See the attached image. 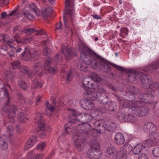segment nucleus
<instances>
[{
	"mask_svg": "<svg viewBox=\"0 0 159 159\" xmlns=\"http://www.w3.org/2000/svg\"><path fill=\"white\" fill-rule=\"evenodd\" d=\"M78 46L81 59L86 64L91 65L93 69L99 68L103 72L107 73L112 70L111 66L120 71L125 70L124 68L108 62L96 54L82 42L80 43Z\"/></svg>",
	"mask_w": 159,
	"mask_h": 159,
	"instance_id": "obj_1",
	"label": "nucleus"
},
{
	"mask_svg": "<svg viewBox=\"0 0 159 159\" xmlns=\"http://www.w3.org/2000/svg\"><path fill=\"white\" fill-rule=\"evenodd\" d=\"M77 125L78 129L74 132L73 138L75 141V148L79 151H81L84 147L85 135L89 134L91 125L86 122L79 123Z\"/></svg>",
	"mask_w": 159,
	"mask_h": 159,
	"instance_id": "obj_2",
	"label": "nucleus"
},
{
	"mask_svg": "<svg viewBox=\"0 0 159 159\" xmlns=\"http://www.w3.org/2000/svg\"><path fill=\"white\" fill-rule=\"evenodd\" d=\"M127 76L128 80L130 82L134 83L140 80L142 87L144 89L148 88L150 79L148 77L147 73L134 70H130L127 74Z\"/></svg>",
	"mask_w": 159,
	"mask_h": 159,
	"instance_id": "obj_3",
	"label": "nucleus"
},
{
	"mask_svg": "<svg viewBox=\"0 0 159 159\" xmlns=\"http://www.w3.org/2000/svg\"><path fill=\"white\" fill-rule=\"evenodd\" d=\"M73 0H66L65 3L67 8L65 11V14L63 16V20L66 28L69 30H72L74 25L72 19L74 17V11L73 4L71 3Z\"/></svg>",
	"mask_w": 159,
	"mask_h": 159,
	"instance_id": "obj_4",
	"label": "nucleus"
},
{
	"mask_svg": "<svg viewBox=\"0 0 159 159\" xmlns=\"http://www.w3.org/2000/svg\"><path fill=\"white\" fill-rule=\"evenodd\" d=\"M143 104L140 101H136L131 103V110L133 114L140 116H143L147 115L149 112L150 109L147 106H143Z\"/></svg>",
	"mask_w": 159,
	"mask_h": 159,
	"instance_id": "obj_5",
	"label": "nucleus"
},
{
	"mask_svg": "<svg viewBox=\"0 0 159 159\" xmlns=\"http://www.w3.org/2000/svg\"><path fill=\"white\" fill-rule=\"evenodd\" d=\"M14 48L16 54L17 55L21 53V57L27 61H29L31 58L36 60L38 58L39 54L36 50L34 51L32 54H31L30 50L23 46H21L20 47H16Z\"/></svg>",
	"mask_w": 159,
	"mask_h": 159,
	"instance_id": "obj_6",
	"label": "nucleus"
},
{
	"mask_svg": "<svg viewBox=\"0 0 159 159\" xmlns=\"http://www.w3.org/2000/svg\"><path fill=\"white\" fill-rule=\"evenodd\" d=\"M43 65L40 62H36L34 63V65L33 67V72L30 69L29 67L27 66H24L22 67V69H21L20 72L19 74V76L21 78H24L25 76V74L24 71L28 75V77L30 78L33 77L34 74H36L38 72L42 69Z\"/></svg>",
	"mask_w": 159,
	"mask_h": 159,
	"instance_id": "obj_7",
	"label": "nucleus"
},
{
	"mask_svg": "<svg viewBox=\"0 0 159 159\" xmlns=\"http://www.w3.org/2000/svg\"><path fill=\"white\" fill-rule=\"evenodd\" d=\"M139 100L143 104L145 103L150 106L154 109L155 108L157 103L156 102H153L154 96L152 93H143L140 94L139 96Z\"/></svg>",
	"mask_w": 159,
	"mask_h": 159,
	"instance_id": "obj_8",
	"label": "nucleus"
},
{
	"mask_svg": "<svg viewBox=\"0 0 159 159\" xmlns=\"http://www.w3.org/2000/svg\"><path fill=\"white\" fill-rule=\"evenodd\" d=\"M71 110L72 112L68 116L69 122L65 127V131L67 134L71 133L73 131V129L69 125L75 123L77 121H79L77 119L75 110L73 109H71Z\"/></svg>",
	"mask_w": 159,
	"mask_h": 159,
	"instance_id": "obj_9",
	"label": "nucleus"
},
{
	"mask_svg": "<svg viewBox=\"0 0 159 159\" xmlns=\"http://www.w3.org/2000/svg\"><path fill=\"white\" fill-rule=\"evenodd\" d=\"M61 52L63 54L66 60H70L71 58L77 56L76 50L74 48H69L68 47L65 45L62 46Z\"/></svg>",
	"mask_w": 159,
	"mask_h": 159,
	"instance_id": "obj_10",
	"label": "nucleus"
},
{
	"mask_svg": "<svg viewBox=\"0 0 159 159\" xmlns=\"http://www.w3.org/2000/svg\"><path fill=\"white\" fill-rule=\"evenodd\" d=\"M118 152L116 148L113 147H108L107 148L105 155L111 159H114L117 156Z\"/></svg>",
	"mask_w": 159,
	"mask_h": 159,
	"instance_id": "obj_11",
	"label": "nucleus"
},
{
	"mask_svg": "<svg viewBox=\"0 0 159 159\" xmlns=\"http://www.w3.org/2000/svg\"><path fill=\"white\" fill-rule=\"evenodd\" d=\"M143 130L147 133H150V134H152L157 131L156 126L153 123L150 122H147L143 126Z\"/></svg>",
	"mask_w": 159,
	"mask_h": 159,
	"instance_id": "obj_12",
	"label": "nucleus"
},
{
	"mask_svg": "<svg viewBox=\"0 0 159 159\" xmlns=\"http://www.w3.org/2000/svg\"><path fill=\"white\" fill-rule=\"evenodd\" d=\"M132 147L130 144L123 145L120 148L119 154L120 156V159H127V154L129 152V149L128 150V148H132Z\"/></svg>",
	"mask_w": 159,
	"mask_h": 159,
	"instance_id": "obj_13",
	"label": "nucleus"
},
{
	"mask_svg": "<svg viewBox=\"0 0 159 159\" xmlns=\"http://www.w3.org/2000/svg\"><path fill=\"white\" fill-rule=\"evenodd\" d=\"M17 111V107L14 105H11L7 108L6 112L8 113V118L11 120V122H14L13 118Z\"/></svg>",
	"mask_w": 159,
	"mask_h": 159,
	"instance_id": "obj_14",
	"label": "nucleus"
},
{
	"mask_svg": "<svg viewBox=\"0 0 159 159\" xmlns=\"http://www.w3.org/2000/svg\"><path fill=\"white\" fill-rule=\"evenodd\" d=\"M80 104L83 108L86 110L90 109L95 107L94 104L90 101L85 99L81 100Z\"/></svg>",
	"mask_w": 159,
	"mask_h": 159,
	"instance_id": "obj_15",
	"label": "nucleus"
},
{
	"mask_svg": "<svg viewBox=\"0 0 159 159\" xmlns=\"http://www.w3.org/2000/svg\"><path fill=\"white\" fill-rule=\"evenodd\" d=\"M158 68H159V61H155L146 66L143 69V71L146 72H152Z\"/></svg>",
	"mask_w": 159,
	"mask_h": 159,
	"instance_id": "obj_16",
	"label": "nucleus"
},
{
	"mask_svg": "<svg viewBox=\"0 0 159 159\" xmlns=\"http://www.w3.org/2000/svg\"><path fill=\"white\" fill-rule=\"evenodd\" d=\"M14 41H16L17 43H26L31 41L32 39L31 37H25L21 38L18 35H15L13 36Z\"/></svg>",
	"mask_w": 159,
	"mask_h": 159,
	"instance_id": "obj_17",
	"label": "nucleus"
},
{
	"mask_svg": "<svg viewBox=\"0 0 159 159\" xmlns=\"http://www.w3.org/2000/svg\"><path fill=\"white\" fill-rule=\"evenodd\" d=\"M9 93L7 88L3 87L2 88L0 91V98L3 99L6 98L7 101L6 103V106H8L9 104Z\"/></svg>",
	"mask_w": 159,
	"mask_h": 159,
	"instance_id": "obj_18",
	"label": "nucleus"
},
{
	"mask_svg": "<svg viewBox=\"0 0 159 159\" xmlns=\"http://www.w3.org/2000/svg\"><path fill=\"white\" fill-rule=\"evenodd\" d=\"M114 138V142L116 144L118 145H122L125 142L124 137L123 134L120 133H116Z\"/></svg>",
	"mask_w": 159,
	"mask_h": 159,
	"instance_id": "obj_19",
	"label": "nucleus"
},
{
	"mask_svg": "<svg viewBox=\"0 0 159 159\" xmlns=\"http://www.w3.org/2000/svg\"><path fill=\"white\" fill-rule=\"evenodd\" d=\"M35 119L38 121V126L41 130H45L46 127L43 120L42 118L40 113L37 114L35 117Z\"/></svg>",
	"mask_w": 159,
	"mask_h": 159,
	"instance_id": "obj_20",
	"label": "nucleus"
},
{
	"mask_svg": "<svg viewBox=\"0 0 159 159\" xmlns=\"http://www.w3.org/2000/svg\"><path fill=\"white\" fill-rule=\"evenodd\" d=\"M37 142V137L35 135L31 136L29 139L27 141L26 145L24 147L25 150H28Z\"/></svg>",
	"mask_w": 159,
	"mask_h": 159,
	"instance_id": "obj_21",
	"label": "nucleus"
},
{
	"mask_svg": "<svg viewBox=\"0 0 159 159\" xmlns=\"http://www.w3.org/2000/svg\"><path fill=\"white\" fill-rule=\"evenodd\" d=\"M49 51L50 50L48 48H45L43 51V55L47 57V59L46 60H45L44 64L45 68L48 66L50 63V58L49 56V55H50Z\"/></svg>",
	"mask_w": 159,
	"mask_h": 159,
	"instance_id": "obj_22",
	"label": "nucleus"
},
{
	"mask_svg": "<svg viewBox=\"0 0 159 159\" xmlns=\"http://www.w3.org/2000/svg\"><path fill=\"white\" fill-rule=\"evenodd\" d=\"M124 120L125 122H130L133 124H135L138 121V120L136 117L132 114H127L123 117Z\"/></svg>",
	"mask_w": 159,
	"mask_h": 159,
	"instance_id": "obj_23",
	"label": "nucleus"
},
{
	"mask_svg": "<svg viewBox=\"0 0 159 159\" xmlns=\"http://www.w3.org/2000/svg\"><path fill=\"white\" fill-rule=\"evenodd\" d=\"M53 10L52 8L50 7L43 8L40 11V15L43 18H46V17L49 16L52 13Z\"/></svg>",
	"mask_w": 159,
	"mask_h": 159,
	"instance_id": "obj_24",
	"label": "nucleus"
},
{
	"mask_svg": "<svg viewBox=\"0 0 159 159\" xmlns=\"http://www.w3.org/2000/svg\"><path fill=\"white\" fill-rule=\"evenodd\" d=\"M91 86L92 89L99 93H104L106 92V90L100 85H96L94 84L91 83Z\"/></svg>",
	"mask_w": 159,
	"mask_h": 159,
	"instance_id": "obj_25",
	"label": "nucleus"
},
{
	"mask_svg": "<svg viewBox=\"0 0 159 159\" xmlns=\"http://www.w3.org/2000/svg\"><path fill=\"white\" fill-rule=\"evenodd\" d=\"M8 144L7 143V139L5 137L2 136L0 138V149L2 150H6L8 147Z\"/></svg>",
	"mask_w": 159,
	"mask_h": 159,
	"instance_id": "obj_26",
	"label": "nucleus"
},
{
	"mask_svg": "<svg viewBox=\"0 0 159 159\" xmlns=\"http://www.w3.org/2000/svg\"><path fill=\"white\" fill-rule=\"evenodd\" d=\"M143 145L140 143L137 144L134 146V148H130V150L132 151L134 155H137L139 154L142 149Z\"/></svg>",
	"mask_w": 159,
	"mask_h": 159,
	"instance_id": "obj_27",
	"label": "nucleus"
},
{
	"mask_svg": "<svg viewBox=\"0 0 159 159\" xmlns=\"http://www.w3.org/2000/svg\"><path fill=\"white\" fill-rule=\"evenodd\" d=\"M11 66L10 68V71L14 70L15 69H20L22 67H20V63L18 60L15 61L11 63Z\"/></svg>",
	"mask_w": 159,
	"mask_h": 159,
	"instance_id": "obj_28",
	"label": "nucleus"
},
{
	"mask_svg": "<svg viewBox=\"0 0 159 159\" xmlns=\"http://www.w3.org/2000/svg\"><path fill=\"white\" fill-rule=\"evenodd\" d=\"M99 146L98 144L97 145H95V150L94 151V159H98L101 158L102 156V152L100 151L99 148Z\"/></svg>",
	"mask_w": 159,
	"mask_h": 159,
	"instance_id": "obj_29",
	"label": "nucleus"
},
{
	"mask_svg": "<svg viewBox=\"0 0 159 159\" xmlns=\"http://www.w3.org/2000/svg\"><path fill=\"white\" fill-rule=\"evenodd\" d=\"M148 87V90L154 91L159 89V84L158 82H154L150 84Z\"/></svg>",
	"mask_w": 159,
	"mask_h": 159,
	"instance_id": "obj_30",
	"label": "nucleus"
},
{
	"mask_svg": "<svg viewBox=\"0 0 159 159\" xmlns=\"http://www.w3.org/2000/svg\"><path fill=\"white\" fill-rule=\"evenodd\" d=\"M95 145H93L89 149L87 152V157L92 159H94V151L95 150Z\"/></svg>",
	"mask_w": 159,
	"mask_h": 159,
	"instance_id": "obj_31",
	"label": "nucleus"
},
{
	"mask_svg": "<svg viewBox=\"0 0 159 159\" xmlns=\"http://www.w3.org/2000/svg\"><path fill=\"white\" fill-rule=\"evenodd\" d=\"M98 99L101 102V104L103 105L107 104L109 101L108 97L105 94L99 96Z\"/></svg>",
	"mask_w": 159,
	"mask_h": 159,
	"instance_id": "obj_32",
	"label": "nucleus"
},
{
	"mask_svg": "<svg viewBox=\"0 0 159 159\" xmlns=\"http://www.w3.org/2000/svg\"><path fill=\"white\" fill-rule=\"evenodd\" d=\"M30 9L31 11L34 12L37 16L40 15V11L38 9L36 6L33 3H32L29 6Z\"/></svg>",
	"mask_w": 159,
	"mask_h": 159,
	"instance_id": "obj_33",
	"label": "nucleus"
},
{
	"mask_svg": "<svg viewBox=\"0 0 159 159\" xmlns=\"http://www.w3.org/2000/svg\"><path fill=\"white\" fill-rule=\"evenodd\" d=\"M18 120L21 122H24L27 120L26 114L23 112L20 113L18 115Z\"/></svg>",
	"mask_w": 159,
	"mask_h": 159,
	"instance_id": "obj_34",
	"label": "nucleus"
},
{
	"mask_svg": "<svg viewBox=\"0 0 159 159\" xmlns=\"http://www.w3.org/2000/svg\"><path fill=\"white\" fill-rule=\"evenodd\" d=\"M15 70H10V71L6 75V78L8 80V81L11 82L15 77Z\"/></svg>",
	"mask_w": 159,
	"mask_h": 159,
	"instance_id": "obj_35",
	"label": "nucleus"
},
{
	"mask_svg": "<svg viewBox=\"0 0 159 159\" xmlns=\"http://www.w3.org/2000/svg\"><path fill=\"white\" fill-rule=\"evenodd\" d=\"M74 75L73 72L69 70L66 73L65 76V79L68 82L70 81L74 77Z\"/></svg>",
	"mask_w": 159,
	"mask_h": 159,
	"instance_id": "obj_36",
	"label": "nucleus"
},
{
	"mask_svg": "<svg viewBox=\"0 0 159 159\" xmlns=\"http://www.w3.org/2000/svg\"><path fill=\"white\" fill-rule=\"evenodd\" d=\"M129 91L134 95H137L140 92V89L134 86H130L129 88Z\"/></svg>",
	"mask_w": 159,
	"mask_h": 159,
	"instance_id": "obj_37",
	"label": "nucleus"
},
{
	"mask_svg": "<svg viewBox=\"0 0 159 159\" xmlns=\"http://www.w3.org/2000/svg\"><path fill=\"white\" fill-rule=\"evenodd\" d=\"M13 31L15 34L18 35L19 34H21L24 31V28H21L20 26H16L13 29Z\"/></svg>",
	"mask_w": 159,
	"mask_h": 159,
	"instance_id": "obj_38",
	"label": "nucleus"
},
{
	"mask_svg": "<svg viewBox=\"0 0 159 159\" xmlns=\"http://www.w3.org/2000/svg\"><path fill=\"white\" fill-rule=\"evenodd\" d=\"M22 15L24 18H27L29 20H32L34 18V16L28 11L25 10L22 13Z\"/></svg>",
	"mask_w": 159,
	"mask_h": 159,
	"instance_id": "obj_39",
	"label": "nucleus"
},
{
	"mask_svg": "<svg viewBox=\"0 0 159 159\" xmlns=\"http://www.w3.org/2000/svg\"><path fill=\"white\" fill-rule=\"evenodd\" d=\"M116 128V125L115 124L111 123L110 125H107L105 128L108 131L113 132L114 131Z\"/></svg>",
	"mask_w": 159,
	"mask_h": 159,
	"instance_id": "obj_40",
	"label": "nucleus"
},
{
	"mask_svg": "<svg viewBox=\"0 0 159 159\" xmlns=\"http://www.w3.org/2000/svg\"><path fill=\"white\" fill-rule=\"evenodd\" d=\"M9 46L11 48L10 50L7 53V54L11 58L15 56L16 54L15 52L14 51V47L12 45H9Z\"/></svg>",
	"mask_w": 159,
	"mask_h": 159,
	"instance_id": "obj_41",
	"label": "nucleus"
},
{
	"mask_svg": "<svg viewBox=\"0 0 159 159\" xmlns=\"http://www.w3.org/2000/svg\"><path fill=\"white\" fill-rule=\"evenodd\" d=\"M88 97L91 100L93 101H95L99 98V97L97 93L94 92H91L89 94Z\"/></svg>",
	"mask_w": 159,
	"mask_h": 159,
	"instance_id": "obj_42",
	"label": "nucleus"
},
{
	"mask_svg": "<svg viewBox=\"0 0 159 159\" xmlns=\"http://www.w3.org/2000/svg\"><path fill=\"white\" fill-rule=\"evenodd\" d=\"M13 41V39L10 38L8 35H4L3 43H7L9 45H10L9 44L11 43Z\"/></svg>",
	"mask_w": 159,
	"mask_h": 159,
	"instance_id": "obj_43",
	"label": "nucleus"
},
{
	"mask_svg": "<svg viewBox=\"0 0 159 159\" xmlns=\"http://www.w3.org/2000/svg\"><path fill=\"white\" fill-rule=\"evenodd\" d=\"M18 85L22 89L25 90H27L28 88L27 84L25 82L21 80H19L18 81Z\"/></svg>",
	"mask_w": 159,
	"mask_h": 159,
	"instance_id": "obj_44",
	"label": "nucleus"
},
{
	"mask_svg": "<svg viewBox=\"0 0 159 159\" xmlns=\"http://www.w3.org/2000/svg\"><path fill=\"white\" fill-rule=\"evenodd\" d=\"M17 102L21 105H23L26 102V100L24 97L21 94L18 95V100Z\"/></svg>",
	"mask_w": 159,
	"mask_h": 159,
	"instance_id": "obj_45",
	"label": "nucleus"
},
{
	"mask_svg": "<svg viewBox=\"0 0 159 159\" xmlns=\"http://www.w3.org/2000/svg\"><path fill=\"white\" fill-rule=\"evenodd\" d=\"M93 79L96 83H100L102 80V78L97 74H94Z\"/></svg>",
	"mask_w": 159,
	"mask_h": 159,
	"instance_id": "obj_46",
	"label": "nucleus"
},
{
	"mask_svg": "<svg viewBox=\"0 0 159 159\" xmlns=\"http://www.w3.org/2000/svg\"><path fill=\"white\" fill-rule=\"evenodd\" d=\"M84 116L85 120L87 122H90L93 119V117L91 115L86 113H84Z\"/></svg>",
	"mask_w": 159,
	"mask_h": 159,
	"instance_id": "obj_47",
	"label": "nucleus"
},
{
	"mask_svg": "<svg viewBox=\"0 0 159 159\" xmlns=\"http://www.w3.org/2000/svg\"><path fill=\"white\" fill-rule=\"evenodd\" d=\"M16 10H14L12 11L8 15H7V13L6 12L4 11L2 12L1 14V17L0 18H2V19H3L5 18L7 16H11L13 15L14 14V13L16 12Z\"/></svg>",
	"mask_w": 159,
	"mask_h": 159,
	"instance_id": "obj_48",
	"label": "nucleus"
},
{
	"mask_svg": "<svg viewBox=\"0 0 159 159\" xmlns=\"http://www.w3.org/2000/svg\"><path fill=\"white\" fill-rule=\"evenodd\" d=\"M152 153L155 157H159V147L154 148L152 150Z\"/></svg>",
	"mask_w": 159,
	"mask_h": 159,
	"instance_id": "obj_49",
	"label": "nucleus"
},
{
	"mask_svg": "<svg viewBox=\"0 0 159 159\" xmlns=\"http://www.w3.org/2000/svg\"><path fill=\"white\" fill-rule=\"evenodd\" d=\"M33 85L35 88L39 89L42 86V84L38 82L36 79L34 80L33 82Z\"/></svg>",
	"mask_w": 159,
	"mask_h": 159,
	"instance_id": "obj_50",
	"label": "nucleus"
},
{
	"mask_svg": "<svg viewBox=\"0 0 159 159\" xmlns=\"http://www.w3.org/2000/svg\"><path fill=\"white\" fill-rule=\"evenodd\" d=\"M46 145L45 142L39 143L37 147V149L40 151H42Z\"/></svg>",
	"mask_w": 159,
	"mask_h": 159,
	"instance_id": "obj_51",
	"label": "nucleus"
},
{
	"mask_svg": "<svg viewBox=\"0 0 159 159\" xmlns=\"http://www.w3.org/2000/svg\"><path fill=\"white\" fill-rule=\"evenodd\" d=\"M145 142H146V143L149 146H153L156 143V141L155 140L153 141V139L146 140Z\"/></svg>",
	"mask_w": 159,
	"mask_h": 159,
	"instance_id": "obj_52",
	"label": "nucleus"
},
{
	"mask_svg": "<svg viewBox=\"0 0 159 159\" xmlns=\"http://www.w3.org/2000/svg\"><path fill=\"white\" fill-rule=\"evenodd\" d=\"M54 60L57 63H60L62 61V57L61 56L57 55V56L54 57Z\"/></svg>",
	"mask_w": 159,
	"mask_h": 159,
	"instance_id": "obj_53",
	"label": "nucleus"
},
{
	"mask_svg": "<svg viewBox=\"0 0 159 159\" xmlns=\"http://www.w3.org/2000/svg\"><path fill=\"white\" fill-rule=\"evenodd\" d=\"M77 68L80 71H86V66L84 65L83 63H81L78 64Z\"/></svg>",
	"mask_w": 159,
	"mask_h": 159,
	"instance_id": "obj_54",
	"label": "nucleus"
},
{
	"mask_svg": "<svg viewBox=\"0 0 159 159\" xmlns=\"http://www.w3.org/2000/svg\"><path fill=\"white\" fill-rule=\"evenodd\" d=\"M62 24L61 22L57 23L56 25V28L55 30L56 31L60 32L61 30Z\"/></svg>",
	"mask_w": 159,
	"mask_h": 159,
	"instance_id": "obj_55",
	"label": "nucleus"
},
{
	"mask_svg": "<svg viewBox=\"0 0 159 159\" xmlns=\"http://www.w3.org/2000/svg\"><path fill=\"white\" fill-rule=\"evenodd\" d=\"M44 156V153L37 154L33 157V159H42Z\"/></svg>",
	"mask_w": 159,
	"mask_h": 159,
	"instance_id": "obj_56",
	"label": "nucleus"
},
{
	"mask_svg": "<svg viewBox=\"0 0 159 159\" xmlns=\"http://www.w3.org/2000/svg\"><path fill=\"white\" fill-rule=\"evenodd\" d=\"M151 138H153L155 140L159 138V133L156 131L154 132L152 134H150Z\"/></svg>",
	"mask_w": 159,
	"mask_h": 159,
	"instance_id": "obj_57",
	"label": "nucleus"
},
{
	"mask_svg": "<svg viewBox=\"0 0 159 159\" xmlns=\"http://www.w3.org/2000/svg\"><path fill=\"white\" fill-rule=\"evenodd\" d=\"M35 31L34 29H28L26 30L24 29L25 33L27 34H30L34 32Z\"/></svg>",
	"mask_w": 159,
	"mask_h": 159,
	"instance_id": "obj_58",
	"label": "nucleus"
},
{
	"mask_svg": "<svg viewBox=\"0 0 159 159\" xmlns=\"http://www.w3.org/2000/svg\"><path fill=\"white\" fill-rule=\"evenodd\" d=\"M7 130L8 132L9 133V134L10 136H11L14 130L13 128L11 125H9L7 127Z\"/></svg>",
	"mask_w": 159,
	"mask_h": 159,
	"instance_id": "obj_59",
	"label": "nucleus"
},
{
	"mask_svg": "<svg viewBox=\"0 0 159 159\" xmlns=\"http://www.w3.org/2000/svg\"><path fill=\"white\" fill-rule=\"evenodd\" d=\"M89 84H90V82L89 81L86 80H84L83 81V82L82 83V84L83 86H84V87H86L89 88V89H91V87L89 86Z\"/></svg>",
	"mask_w": 159,
	"mask_h": 159,
	"instance_id": "obj_60",
	"label": "nucleus"
},
{
	"mask_svg": "<svg viewBox=\"0 0 159 159\" xmlns=\"http://www.w3.org/2000/svg\"><path fill=\"white\" fill-rule=\"evenodd\" d=\"M138 159H148L146 154L142 153L139 155Z\"/></svg>",
	"mask_w": 159,
	"mask_h": 159,
	"instance_id": "obj_61",
	"label": "nucleus"
},
{
	"mask_svg": "<svg viewBox=\"0 0 159 159\" xmlns=\"http://www.w3.org/2000/svg\"><path fill=\"white\" fill-rule=\"evenodd\" d=\"M48 70L49 72L52 75H54L56 71L53 68L50 66L48 67Z\"/></svg>",
	"mask_w": 159,
	"mask_h": 159,
	"instance_id": "obj_62",
	"label": "nucleus"
},
{
	"mask_svg": "<svg viewBox=\"0 0 159 159\" xmlns=\"http://www.w3.org/2000/svg\"><path fill=\"white\" fill-rule=\"evenodd\" d=\"M120 31L121 33H124L127 35L128 33V30L127 28L124 27L121 28Z\"/></svg>",
	"mask_w": 159,
	"mask_h": 159,
	"instance_id": "obj_63",
	"label": "nucleus"
},
{
	"mask_svg": "<svg viewBox=\"0 0 159 159\" xmlns=\"http://www.w3.org/2000/svg\"><path fill=\"white\" fill-rule=\"evenodd\" d=\"M47 108L49 110L51 111L52 112L54 111L55 110V107L54 105L51 106V104L49 105V106H48L47 107Z\"/></svg>",
	"mask_w": 159,
	"mask_h": 159,
	"instance_id": "obj_64",
	"label": "nucleus"
}]
</instances>
